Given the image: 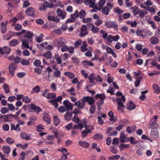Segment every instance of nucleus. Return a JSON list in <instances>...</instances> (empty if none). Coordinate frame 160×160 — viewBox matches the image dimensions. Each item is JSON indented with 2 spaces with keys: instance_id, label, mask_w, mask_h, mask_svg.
Instances as JSON below:
<instances>
[{
  "instance_id": "nucleus-53",
  "label": "nucleus",
  "mask_w": 160,
  "mask_h": 160,
  "mask_svg": "<svg viewBox=\"0 0 160 160\" xmlns=\"http://www.w3.org/2000/svg\"><path fill=\"white\" fill-rule=\"evenodd\" d=\"M158 127V124L155 122H153L151 123L148 128L149 129H155Z\"/></svg>"
},
{
  "instance_id": "nucleus-19",
  "label": "nucleus",
  "mask_w": 160,
  "mask_h": 160,
  "mask_svg": "<svg viewBox=\"0 0 160 160\" xmlns=\"http://www.w3.org/2000/svg\"><path fill=\"white\" fill-rule=\"evenodd\" d=\"M19 43L18 40L17 39H13L10 41L9 45L10 47H14L17 46Z\"/></svg>"
},
{
  "instance_id": "nucleus-27",
  "label": "nucleus",
  "mask_w": 160,
  "mask_h": 160,
  "mask_svg": "<svg viewBox=\"0 0 160 160\" xmlns=\"http://www.w3.org/2000/svg\"><path fill=\"white\" fill-rule=\"evenodd\" d=\"M56 95L53 93H49L47 95V98L48 99H54L56 98Z\"/></svg>"
},
{
  "instance_id": "nucleus-35",
  "label": "nucleus",
  "mask_w": 160,
  "mask_h": 160,
  "mask_svg": "<svg viewBox=\"0 0 160 160\" xmlns=\"http://www.w3.org/2000/svg\"><path fill=\"white\" fill-rule=\"evenodd\" d=\"M2 50L3 54L5 53L7 54H9L11 51L10 48L8 46L4 47L3 48Z\"/></svg>"
},
{
  "instance_id": "nucleus-12",
  "label": "nucleus",
  "mask_w": 160,
  "mask_h": 160,
  "mask_svg": "<svg viewBox=\"0 0 160 160\" xmlns=\"http://www.w3.org/2000/svg\"><path fill=\"white\" fill-rule=\"evenodd\" d=\"M31 108L33 111V112H37V113H38L42 110L40 107L38 106L33 103L31 104Z\"/></svg>"
},
{
  "instance_id": "nucleus-42",
  "label": "nucleus",
  "mask_w": 160,
  "mask_h": 160,
  "mask_svg": "<svg viewBox=\"0 0 160 160\" xmlns=\"http://www.w3.org/2000/svg\"><path fill=\"white\" fill-rule=\"evenodd\" d=\"M64 75L67 76L69 78L71 79H72L75 77V75L74 74L69 72H65Z\"/></svg>"
},
{
  "instance_id": "nucleus-50",
  "label": "nucleus",
  "mask_w": 160,
  "mask_h": 160,
  "mask_svg": "<svg viewBox=\"0 0 160 160\" xmlns=\"http://www.w3.org/2000/svg\"><path fill=\"white\" fill-rule=\"evenodd\" d=\"M130 147L129 144H121L119 146V148L120 150H121L124 148H126Z\"/></svg>"
},
{
  "instance_id": "nucleus-21",
  "label": "nucleus",
  "mask_w": 160,
  "mask_h": 160,
  "mask_svg": "<svg viewBox=\"0 0 160 160\" xmlns=\"http://www.w3.org/2000/svg\"><path fill=\"white\" fill-rule=\"evenodd\" d=\"M78 144L82 147L87 148L89 146V144L88 142L84 141H80L78 142Z\"/></svg>"
},
{
  "instance_id": "nucleus-15",
  "label": "nucleus",
  "mask_w": 160,
  "mask_h": 160,
  "mask_svg": "<svg viewBox=\"0 0 160 160\" xmlns=\"http://www.w3.org/2000/svg\"><path fill=\"white\" fill-rule=\"evenodd\" d=\"M150 42L152 44L154 45L158 43L159 42V40L157 37L153 36L150 38Z\"/></svg>"
},
{
  "instance_id": "nucleus-48",
  "label": "nucleus",
  "mask_w": 160,
  "mask_h": 160,
  "mask_svg": "<svg viewBox=\"0 0 160 160\" xmlns=\"http://www.w3.org/2000/svg\"><path fill=\"white\" fill-rule=\"evenodd\" d=\"M22 100L26 103H29L31 102V100L28 96H25L23 97Z\"/></svg>"
},
{
  "instance_id": "nucleus-4",
  "label": "nucleus",
  "mask_w": 160,
  "mask_h": 160,
  "mask_svg": "<svg viewBox=\"0 0 160 160\" xmlns=\"http://www.w3.org/2000/svg\"><path fill=\"white\" fill-rule=\"evenodd\" d=\"M96 0H84V3L86 5H88L90 8L98 9V6L95 3Z\"/></svg>"
},
{
  "instance_id": "nucleus-64",
  "label": "nucleus",
  "mask_w": 160,
  "mask_h": 160,
  "mask_svg": "<svg viewBox=\"0 0 160 160\" xmlns=\"http://www.w3.org/2000/svg\"><path fill=\"white\" fill-rule=\"evenodd\" d=\"M6 142L9 144H11L14 142V141L11 138L8 137L6 139Z\"/></svg>"
},
{
  "instance_id": "nucleus-39",
  "label": "nucleus",
  "mask_w": 160,
  "mask_h": 160,
  "mask_svg": "<svg viewBox=\"0 0 160 160\" xmlns=\"http://www.w3.org/2000/svg\"><path fill=\"white\" fill-rule=\"evenodd\" d=\"M114 12L116 13H122L123 11L119 7H116L114 8Z\"/></svg>"
},
{
  "instance_id": "nucleus-2",
  "label": "nucleus",
  "mask_w": 160,
  "mask_h": 160,
  "mask_svg": "<svg viewBox=\"0 0 160 160\" xmlns=\"http://www.w3.org/2000/svg\"><path fill=\"white\" fill-rule=\"evenodd\" d=\"M105 25L108 28H112L116 31H117L118 29V25L114 21L107 20L105 22Z\"/></svg>"
},
{
  "instance_id": "nucleus-26",
  "label": "nucleus",
  "mask_w": 160,
  "mask_h": 160,
  "mask_svg": "<svg viewBox=\"0 0 160 160\" xmlns=\"http://www.w3.org/2000/svg\"><path fill=\"white\" fill-rule=\"evenodd\" d=\"M21 137L23 139L28 140L30 139V138L26 132H22L20 134Z\"/></svg>"
},
{
  "instance_id": "nucleus-16",
  "label": "nucleus",
  "mask_w": 160,
  "mask_h": 160,
  "mask_svg": "<svg viewBox=\"0 0 160 160\" xmlns=\"http://www.w3.org/2000/svg\"><path fill=\"white\" fill-rule=\"evenodd\" d=\"M42 119L48 124H50L51 122L50 117L48 113L45 114L43 117Z\"/></svg>"
},
{
  "instance_id": "nucleus-38",
  "label": "nucleus",
  "mask_w": 160,
  "mask_h": 160,
  "mask_svg": "<svg viewBox=\"0 0 160 160\" xmlns=\"http://www.w3.org/2000/svg\"><path fill=\"white\" fill-rule=\"evenodd\" d=\"M91 61H83L82 62V63H83V65L85 67H86L87 66H93L94 65V64L91 62Z\"/></svg>"
},
{
  "instance_id": "nucleus-28",
  "label": "nucleus",
  "mask_w": 160,
  "mask_h": 160,
  "mask_svg": "<svg viewBox=\"0 0 160 160\" xmlns=\"http://www.w3.org/2000/svg\"><path fill=\"white\" fill-rule=\"evenodd\" d=\"M40 90V87L39 86H36L32 88V90L31 92V93H38L39 92Z\"/></svg>"
},
{
  "instance_id": "nucleus-1",
  "label": "nucleus",
  "mask_w": 160,
  "mask_h": 160,
  "mask_svg": "<svg viewBox=\"0 0 160 160\" xmlns=\"http://www.w3.org/2000/svg\"><path fill=\"white\" fill-rule=\"evenodd\" d=\"M116 101L118 104V109L121 112H122L125 106L123 103L126 101V99L124 96H122L121 98H117Z\"/></svg>"
},
{
  "instance_id": "nucleus-37",
  "label": "nucleus",
  "mask_w": 160,
  "mask_h": 160,
  "mask_svg": "<svg viewBox=\"0 0 160 160\" xmlns=\"http://www.w3.org/2000/svg\"><path fill=\"white\" fill-rule=\"evenodd\" d=\"M79 17V13L78 10L76 11L75 12L71 15V17L72 18H73L76 21V18H78Z\"/></svg>"
},
{
  "instance_id": "nucleus-46",
  "label": "nucleus",
  "mask_w": 160,
  "mask_h": 160,
  "mask_svg": "<svg viewBox=\"0 0 160 160\" xmlns=\"http://www.w3.org/2000/svg\"><path fill=\"white\" fill-rule=\"evenodd\" d=\"M43 56L47 59H49L51 58L52 57V54L50 51H48L47 52L44 53Z\"/></svg>"
},
{
  "instance_id": "nucleus-55",
  "label": "nucleus",
  "mask_w": 160,
  "mask_h": 160,
  "mask_svg": "<svg viewBox=\"0 0 160 160\" xmlns=\"http://www.w3.org/2000/svg\"><path fill=\"white\" fill-rule=\"evenodd\" d=\"M43 36L44 35L42 33H41L39 36L37 37L36 38L37 42L38 43L42 41Z\"/></svg>"
},
{
  "instance_id": "nucleus-31",
  "label": "nucleus",
  "mask_w": 160,
  "mask_h": 160,
  "mask_svg": "<svg viewBox=\"0 0 160 160\" xmlns=\"http://www.w3.org/2000/svg\"><path fill=\"white\" fill-rule=\"evenodd\" d=\"M48 102L51 103L55 108H57L58 106L57 100H56V99L55 98L52 100H49Z\"/></svg>"
},
{
  "instance_id": "nucleus-13",
  "label": "nucleus",
  "mask_w": 160,
  "mask_h": 160,
  "mask_svg": "<svg viewBox=\"0 0 160 160\" xmlns=\"http://www.w3.org/2000/svg\"><path fill=\"white\" fill-rule=\"evenodd\" d=\"M57 12L58 16L61 17L62 19H64L65 18L66 15L65 12L60 8H58L57 9Z\"/></svg>"
},
{
  "instance_id": "nucleus-29",
  "label": "nucleus",
  "mask_w": 160,
  "mask_h": 160,
  "mask_svg": "<svg viewBox=\"0 0 160 160\" xmlns=\"http://www.w3.org/2000/svg\"><path fill=\"white\" fill-rule=\"evenodd\" d=\"M127 137L123 132H122L120 135L119 139L120 142H124L127 141L125 140Z\"/></svg>"
},
{
  "instance_id": "nucleus-36",
  "label": "nucleus",
  "mask_w": 160,
  "mask_h": 160,
  "mask_svg": "<svg viewBox=\"0 0 160 160\" xmlns=\"http://www.w3.org/2000/svg\"><path fill=\"white\" fill-rule=\"evenodd\" d=\"M106 2V0H100L98 2V8L97 9H99L102 8Z\"/></svg>"
},
{
  "instance_id": "nucleus-17",
  "label": "nucleus",
  "mask_w": 160,
  "mask_h": 160,
  "mask_svg": "<svg viewBox=\"0 0 160 160\" xmlns=\"http://www.w3.org/2000/svg\"><path fill=\"white\" fill-rule=\"evenodd\" d=\"M12 114H8L4 115V121L5 122H9L12 120Z\"/></svg>"
},
{
  "instance_id": "nucleus-3",
  "label": "nucleus",
  "mask_w": 160,
  "mask_h": 160,
  "mask_svg": "<svg viewBox=\"0 0 160 160\" xmlns=\"http://www.w3.org/2000/svg\"><path fill=\"white\" fill-rule=\"evenodd\" d=\"M112 5L110 3L108 2L106 6L102 8V13L106 15H108L110 10L112 8Z\"/></svg>"
},
{
  "instance_id": "nucleus-23",
  "label": "nucleus",
  "mask_w": 160,
  "mask_h": 160,
  "mask_svg": "<svg viewBox=\"0 0 160 160\" xmlns=\"http://www.w3.org/2000/svg\"><path fill=\"white\" fill-rule=\"evenodd\" d=\"M30 42V40L26 39H23L22 40V45L23 47L26 48H28L29 43Z\"/></svg>"
},
{
  "instance_id": "nucleus-47",
  "label": "nucleus",
  "mask_w": 160,
  "mask_h": 160,
  "mask_svg": "<svg viewBox=\"0 0 160 160\" xmlns=\"http://www.w3.org/2000/svg\"><path fill=\"white\" fill-rule=\"evenodd\" d=\"M41 63V61L39 59H37L35 60L33 63V64L36 67H38L40 66L42 68H43L42 66H40V64Z\"/></svg>"
},
{
  "instance_id": "nucleus-58",
  "label": "nucleus",
  "mask_w": 160,
  "mask_h": 160,
  "mask_svg": "<svg viewBox=\"0 0 160 160\" xmlns=\"http://www.w3.org/2000/svg\"><path fill=\"white\" fill-rule=\"evenodd\" d=\"M83 127V125L81 123H79V124L74 126L73 129H80L81 130Z\"/></svg>"
},
{
  "instance_id": "nucleus-24",
  "label": "nucleus",
  "mask_w": 160,
  "mask_h": 160,
  "mask_svg": "<svg viewBox=\"0 0 160 160\" xmlns=\"http://www.w3.org/2000/svg\"><path fill=\"white\" fill-rule=\"evenodd\" d=\"M148 12L147 11H145L144 10H139L138 15L139 16L142 18L144 16L148 14Z\"/></svg>"
},
{
  "instance_id": "nucleus-8",
  "label": "nucleus",
  "mask_w": 160,
  "mask_h": 160,
  "mask_svg": "<svg viewBox=\"0 0 160 160\" xmlns=\"http://www.w3.org/2000/svg\"><path fill=\"white\" fill-rule=\"evenodd\" d=\"M87 27L86 25H83L81 28V32L79 34L80 37H83L88 34Z\"/></svg>"
},
{
  "instance_id": "nucleus-57",
  "label": "nucleus",
  "mask_w": 160,
  "mask_h": 160,
  "mask_svg": "<svg viewBox=\"0 0 160 160\" xmlns=\"http://www.w3.org/2000/svg\"><path fill=\"white\" fill-rule=\"evenodd\" d=\"M81 40L80 39L78 40L77 41L75 42H74V46L75 48H76L78 47V46L81 45Z\"/></svg>"
},
{
  "instance_id": "nucleus-60",
  "label": "nucleus",
  "mask_w": 160,
  "mask_h": 160,
  "mask_svg": "<svg viewBox=\"0 0 160 160\" xmlns=\"http://www.w3.org/2000/svg\"><path fill=\"white\" fill-rule=\"evenodd\" d=\"M100 33L103 35V36H102V38L104 39H107V38L108 36V33L107 32H105L103 30H101L100 31Z\"/></svg>"
},
{
  "instance_id": "nucleus-43",
  "label": "nucleus",
  "mask_w": 160,
  "mask_h": 160,
  "mask_svg": "<svg viewBox=\"0 0 160 160\" xmlns=\"http://www.w3.org/2000/svg\"><path fill=\"white\" fill-rule=\"evenodd\" d=\"M3 88L5 92L6 93H8L10 91L9 86L6 84H4L3 85Z\"/></svg>"
},
{
  "instance_id": "nucleus-59",
  "label": "nucleus",
  "mask_w": 160,
  "mask_h": 160,
  "mask_svg": "<svg viewBox=\"0 0 160 160\" xmlns=\"http://www.w3.org/2000/svg\"><path fill=\"white\" fill-rule=\"evenodd\" d=\"M103 138L102 135L97 133L95 134L93 137V138L94 139H102Z\"/></svg>"
},
{
  "instance_id": "nucleus-14",
  "label": "nucleus",
  "mask_w": 160,
  "mask_h": 160,
  "mask_svg": "<svg viewBox=\"0 0 160 160\" xmlns=\"http://www.w3.org/2000/svg\"><path fill=\"white\" fill-rule=\"evenodd\" d=\"M83 98L84 99L85 102H88V104L89 105L92 104L95 102V100L94 99L89 97L84 96L83 97Z\"/></svg>"
},
{
  "instance_id": "nucleus-51",
  "label": "nucleus",
  "mask_w": 160,
  "mask_h": 160,
  "mask_svg": "<svg viewBox=\"0 0 160 160\" xmlns=\"http://www.w3.org/2000/svg\"><path fill=\"white\" fill-rule=\"evenodd\" d=\"M90 132V130L88 129L87 130H84L82 132V136L83 137H86L88 134Z\"/></svg>"
},
{
  "instance_id": "nucleus-25",
  "label": "nucleus",
  "mask_w": 160,
  "mask_h": 160,
  "mask_svg": "<svg viewBox=\"0 0 160 160\" xmlns=\"http://www.w3.org/2000/svg\"><path fill=\"white\" fill-rule=\"evenodd\" d=\"M95 98L97 100L98 98H99L101 100H104L106 98V96L105 94L103 93L100 94H97L95 96Z\"/></svg>"
},
{
  "instance_id": "nucleus-7",
  "label": "nucleus",
  "mask_w": 160,
  "mask_h": 160,
  "mask_svg": "<svg viewBox=\"0 0 160 160\" xmlns=\"http://www.w3.org/2000/svg\"><path fill=\"white\" fill-rule=\"evenodd\" d=\"M17 67V65L14 62L11 63L9 66V72L12 77L14 76V71Z\"/></svg>"
},
{
  "instance_id": "nucleus-33",
  "label": "nucleus",
  "mask_w": 160,
  "mask_h": 160,
  "mask_svg": "<svg viewBox=\"0 0 160 160\" xmlns=\"http://www.w3.org/2000/svg\"><path fill=\"white\" fill-rule=\"evenodd\" d=\"M42 76L44 78L47 80L49 81L50 80V73H49V72H47L46 71H44V73L42 74Z\"/></svg>"
},
{
  "instance_id": "nucleus-52",
  "label": "nucleus",
  "mask_w": 160,
  "mask_h": 160,
  "mask_svg": "<svg viewBox=\"0 0 160 160\" xmlns=\"http://www.w3.org/2000/svg\"><path fill=\"white\" fill-rule=\"evenodd\" d=\"M129 140L130 141L132 145L136 144L137 142V141L135 140V138L132 137H130Z\"/></svg>"
},
{
  "instance_id": "nucleus-45",
  "label": "nucleus",
  "mask_w": 160,
  "mask_h": 160,
  "mask_svg": "<svg viewBox=\"0 0 160 160\" xmlns=\"http://www.w3.org/2000/svg\"><path fill=\"white\" fill-rule=\"evenodd\" d=\"M1 26L2 27V32L3 33H5L7 29L6 25L4 23H2L1 24Z\"/></svg>"
},
{
  "instance_id": "nucleus-10",
  "label": "nucleus",
  "mask_w": 160,
  "mask_h": 160,
  "mask_svg": "<svg viewBox=\"0 0 160 160\" xmlns=\"http://www.w3.org/2000/svg\"><path fill=\"white\" fill-rule=\"evenodd\" d=\"M63 104L66 108V110H72L73 105L68 100H66L63 102Z\"/></svg>"
},
{
  "instance_id": "nucleus-44",
  "label": "nucleus",
  "mask_w": 160,
  "mask_h": 160,
  "mask_svg": "<svg viewBox=\"0 0 160 160\" xmlns=\"http://www.w3.org/2000/svg\"><path fill=\"white\" fill-rule=\"evenodd\" d=\"M88 78L89 80V82L95 84L96 82L93 80V74L91 73L88 77Z\"/></svg>"
},
{
  "instance_id": "nucleus-30",
  "label": "nucleus",
  "mask_w": 160,
  "mask_h": 160,
  "mask_svg": "<svg viewBox=\"0 0 160 160\" xmlns=\"http://www.w3.org/2000/svg\"><path fill=\"white\" fill-rule=\"evenodd\" d=\"M48 19L49 21H51L56 22L57 23L59 22L60 21V19L57 18H56L54 17L49 16H48Z\"/></svg>"
},
{
  "instance_id": "nucleus-20",
  "label": "nucleus",
  "mask_w": 160,
  "mask_h": 160,
  "mask_svg": "<svg viewBox=\"0 0 160 160\" xmlns=\"http://www.w3.org/2000/svg\"><path fill=\"white\" fill-rule=\"evenodd\" d=\"M127 109L129 110H133L135 108V105L133 102L131 101H129L128 105H127Z\"/></svg>"
},
{
  "instance_id": "nucleus-61",
  "label": "nucleus",
  "mask_w": 160,
  "mask_h": 160,
  "mask_svg": "<svg viewBox=\"0 0 160 160\" xmlns=\"http://www.w3.org/2000/svg\"><path fill=\"white\" fill-rule=\"evenodd\" d=\"M72 120L76 123H78L80 121L79 118L77 115H75L74 116Z\"/></svg>"
},
{
  "instance_id": "nucleus-56",
  "label": "nucleus",
  "mask_w": 160,
  "mask_h": 160,
  "mask_svg": "<svg viewBox=\"0 0 160 160\" xmlns=\"http://www.w3.org/2000/svg\"><path fill=\"white\" fill-rule=\"evenodd\" d=\"M113 36L111 35H109L107 36V41L108 42L112 43L113 41Z\"/></svg>"
},
{
  "instance_id": "nucleus-54",
  "label": "nucleus",
  "mask_w": 160,
  "mask_h": 160,
  "mask_svg": "<svg viewBox=\"0 0 160 160\" xmlns=\"http://www.w3.org/2000/svg\"><path fill=\"white\" fill-rule=\"evenodd\" d=\"M120 158V156L119 155H114L109 158V159L111 160H115L118 159Z\"/></svg>"
},
{
  "instance_id": "nucleus-63",
  "label": "nucleus",
  "mask_w": 160,
  "mask_h": 160,
  "mask_svg": "<svg viewBox=\"0 0 160 160\" xmlns=\"http://www.w3.org/2000/svg\"><path fill=\"white\" fill-rule=\"evenodd\" d=\"M51 89L53 92L57 90V86L54 83H52L51 85Z\"/></svg>"
},
{
  "instance_id": "nucleus-40",
  "label": "nucleus",
  "mask_w": 160,
  "mask_h": 160,
  "mask_svg": "<svg viewBox=\"0 0 160 160\" xmlns=\"http://www.w3.org/2000/svg\"><path fill=\"white\" fill-rule=\"evenodd\" d=\"M54 124L56 126H57L60 123V120L57 116H54L53 118Z\"/></svg>"
},
{
  "instance_id": "nucleus-41",
  "label": "nucleus",
  "mask_w": 160,
  "mask_h": 160,
  "mask_svg": "<svg viewBox=\"0 0 160 160\" xmlns=\"http://www.w3.org/2000/svg\"><path fill=\"white\" fill-rule=\"evenodd\" d=\"M86 13L84 10H81L79 13V17L80 18L82 19L86 16Z\"/></svg>"
},
{
  "instance_id": "nucleus-11",
  "label": "nucleus",
  "mask_w": 160,
  "mask_h": 160,
  "mask_svg": "<svg viewBox=\"0 0 160 160\" xmlns=\"http://www.w3.org/2000/svg\"><path fill=\"white\" fill-rule=\"evenodd\" d=\"M35 12L34 9L32 7H29L26 10V14L30 16L34 17V14Z\"/></svg>"
},
{
  "instance_id": "nucleus-49",
  "label": "nucleus",
  "mask_w": 160,
  "mask_h": 160,
  "mask_svg": "<svg viewBox=\"0 0 160 160\" xmlns=\"http://www.w3.org/2000/svg\"><path fill=\"white\" fill-rule=\"evenodd\" d=\"M29 63V60L25 59H22L21 62V64L23 65H28Z\"/></svg>"
},
{
  "instance_id": "nucleus-32",
  "label": "nucleus",
  "mask_w": 160,
  "mask_h": 160,
  "mask_svg": "<svg viewBox=\"0 0 160 160\" xmlns=\"http://www.w3.org/2000/svg\"><path fill=\"white\" fill-rule=\"evenodd\" d=\"M153 88L155 92L157 93H160V88L157 84H154L153 86Z\"/></svg>"
},
{
  "instance_id": "nucleus-18",
  "label": "nucleus",
  "mask_w": 160,
  "mask_h": 160,
  "mask_svg": "<svg viewBox=\"0 0 160 160\" xmlns=\"http://www.w3.org/2000/svg\"><path fill=\"white\" fill-rule=\"evenodd\" d=\"M159 134L157 130H152L150 132L151 136L153 138H156L158 137Z\"/></svg>"
},
{
  "instance_id": "nucleus-34",
  "label": "nucleus",
  "mask_w": 160,
  "mask_h": 160,
  "mask_svg": "<svg viewBox=\"0 0 160 160\" xmlns=\"http://www.w3.org/2000/svg\"><path fill=\"white\" fill-rule=\"evenodd\" d=\"M2 149L4 153L6 154L9 153L10 152V148L8 146H4L3 147Z\"/></svg>"
},
{
  "instance_id": "nucleus-5",
  "label": "nucleus",
  "mask_w": 160,
  "mask_h": 160,
  "mask_svg": "<svg viewBox=\"0 0 160 160\" xmlns=\"http://www.w3.org/2000/svg\"><path fill=\"white\" fill-rule=\"evenodd\" d=\"M54 5L52 3H50L48 2H44L43 4L39 7V9L40 10H45L47 8H52Z\"/></svg>"
},
{
  "instance_id": "nucleus-62",
  "label": "nucleus",
  "mask_w": 160,
  "mask_h": 160,
  "mask_svg": "<svg viewBox=\"0 0 160 160\" xmlns=\"http://www.w3.org/2000/svg\"><path fill=\"white\" fill-rule=\"evenodd\" d=\"M75 90L74 88L72 87L70 89L67 90V92H70L71 95L74 96L76 95L75 93L74 92Z\"/></svg>"
},
{
  "instance_id": "nucleus-6",
  "label": "nucleus",
  "mask_w": 160,
  "mask_h": 160,
  "mask_svg": "<svg viewBox=\"0 0 160 160\" xmlns=\"http://www.w3.org/2000/svg\"><path fill=\"white\" fill-rule=\"evenodd\" d=\"M85 101L84 99H81L80 100L78 101L75 102L74 105L77 106L79 110L83 109L84 108L85 105Z\"/></svg>"
},
{
  "instance_id": "nucleus-22",
  "label": "nucleus",
  "mask_w": 160,
  "mask_h": 160,
  "mask_svg": "<svg viewBox=\"0 0 160 160\" xmlns=\"http://www.w3.org/2000/svg\"><path fill=\"white\" fill-rule=\"evenodd\" d=\"M72 117V113L69 112H67L64 115L65 119L68 121H69L71 119Z\"/></svg>"
},
{
  "instance_id": "nucleus-9",
  "label": "nucleus",
  "mask_w": 160,
  "mask_h": 160,
  "mask_svg": "<svg viewBox=\"0 0 160 160\" xmlns=\"http://www.w3.org/2000/svg\"><path fill=\"white\" fill-rule=\"evenodd\" d=\"M33 34L32 32L29 31L28 30H25L24 34V38H27L29 40H30L31 42H32V37Z\"/></svg>"
}]
</instances>
